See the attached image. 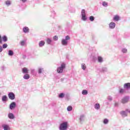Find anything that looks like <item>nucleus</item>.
I'll use <instances>...</instances> for the list:
<instances>
[{
    "instance_id": "obj_1",
    "label": "nucleus",
    "mask_w": 130,
    "mask_h": 130,
    "mask_svg": "<svg viewBox=\"0 0 130 130\" xmlns=\"http://www.w3.org/2000/svg\"><path fill=\"white\" fill-rule=\"evenodd\" d=\"M64 69H66V64L64 63H62L60 67L57 68V72L58 74H61L63 72Z\"/></svg>"
},
{
    "instance_id": "obj_2",
    "label": "nucleus",
    "mask_w": 130,
    "mask_h": 130,
    "mask_svg": "<svg viewBox=\"0 0 130 130\" xmlns=\"http://www.w3.org/2000/svg\"><path fill=\"white\" fill-rule=\"evenodd\" d=\"M60 130H67L68 129V122L65 121L60 124L59 127Z\"/></svg>"
},
{
    "instance_id": "obj_3",
    "label": "nucleus",
    "mask_w": 130,
    "mask_h": 130,
    "mask_svg": "<svg viewBox=\"0 0 130 130\" xmlns=\"http://www.w3.org/2000/svg\"><path fill=\"white\" fill-rule=\"evenodd\" d=\"M81 18L83 21H86V20H87V17H86V11H85V10L84 9H83L81 11Z\"/></svg>"
},
{
    "instance_id": "obj_4",
    "label": "nucleus",
    "mask_w": 130,
    "mask_h": 130,
    "mask_svg": "<svg viewBox=\"0 0 130 130\" xmlns=\"http://www.w3.org/2000/svg\"><path fill=\"white\" fill-rule=\"evenodd\" d=\"M8 97L10 100H14V99L16 98L15 93H14V92H9L8 93Z\"/></svg>"
},
{
    "instance_id": "obj_5",
    "label": "nucleus",
    "mask_w": 130,
    "mask_h": 130,
    "mask_svg": "<svg viewBox=\"0 0 130 130\" xmlns=\"http://www.w3.org/2000/svg\"><path fill=\"white\" fill-rule=\"evenodd\" d=\"M128 100H129V96H125L124 97L121 101L122 103L124 104V103H126L128 102Z\"/></svg>"
},
{
    "instance_id": "obj_6",
    "label": "nucleus",
    "mask_w": 130,
    "mask_h": 130,
    "mask_svg": "<svg viewBox=\"0 0 130 130\" xmlns=\"http://www.w3.org/2000/svg\"><path fill=\"white\" fill-rule=\"evenodd\" d=\"M16 107V103L15 102H12L10 105V109L11 110H13L14 108Z\"/></svg>"
},
{
    "instance_id": "obj_7",
    "label": "nucleus",
    "mask_w": 130,
    "mask_h": 130,
    "mask_svg": "<svg viewBox=\"0 0 130 130\" xmlns=\"http://www.w3.org/2000/svg\"><path fill=\"white\" fill-rule=\"evenodd\" d=\"M123 87L124 89H130V83H125Z\"/></svg>"
},
{
    "instance_id": "obj_8",
    "label": "nucleus",
    "mask_w": 130,
    "mask_h": 130,
    "mask_svg": "<svg viewBox=\"0 0 130 130\" xmlns=\"http://www.w3.org/2000/svg\"><path fill=\"white\" fill-rule=\"evenodd\" d=\"M120 113L123 117H125V116H127V113H126V112L124 111H121Z\"/></svg>"
},
{
    "instance_id": "obj_9",
    "label": "nucleus",
    "mask_w": 130,
    "mask_h": 130,
    "mask_svg": "<svg viewBox=\"0 0 130 130\" xmlns=\"http://www.w3.org/2000/svg\"><path fill=\"white\" fill-rule=\"evenodd\" d=\"M8 117L10 119H14V118H15V116L14 115V114L9 113L8 114Z\"/></svg>"
},
{
    "instance_id": "obj_10",
    "label": "nucleus",
    "mask_w": 130,
    "mask_h": 130,
    "mask_svg": "<svg viewBox=\"0 0 130 130\" xmlns=\"http://www.w3.org/2000/svg\"><path fill=\"white\" fill-rule=\"evenodd\" d=\"M109 27L111 29H113L114 28H115V23L114 22H111L109 24Z\"/></svg>"
},
{
    "instance_id": "obj_11",
    "label": "nucleus",
    "mask_w": 130,
    "mask_h": 130,
    "mask_svg": "<svg viewBox=\"0 0 130 130\" xmlns=\"http://www.w3.org/2000/svg\"><path fill=\"white\" fill-rule=\"evenodd\" d=\"M61 44L64 46H66V45H68V41H66L64 39H62L61 41Z\"/></svg>"
},
{
    "instance_id": "obj_12",
    "label": "nucleus",
    "mask_w": 130,
    "mask_h": 130,
    "mask_svg": "<svg viewBox=\"0 0 130 130\" xmlns=\"http://www.w3.org/2000/svg\"><path fill=\"white\" fill-rule=\"evenodd\" d=\"M23 31L24 33H28L29 32V28L28 27L25 26L23 28Z\"/></svg>"
},
{
    "instance_id": "obj_13",
    "label": "nucleus",
    "mask_w": 130,
    "mask_h": 130,
    "mask_svg": "<svg viewBox=\"0 0 130 130\" xmlns=\"http://www.w3.org/2000/svg\"><path fill=\"white\" fill-rule=\"evenodd\" d=\"M94 108L96 110H99V109H100V104L99 103H96L94 105Z\"/></svg>"
},
{
    "instance_id": "obj_14",
    "label": "nucleus",
    "mask_w": 130,
    "mask_h": 130,
    "mask_svg": "<svg viewBox=\"0 0 130 130\" xmlns=\"http://www.w3.org/2000/svg\"><path fill=\"white\" fill-rule=\"evenodd\" d=\"M2 101L3 102H6V101H8V96H7V95H3L2 96Z\"/></svg>"
},
{
    "instance_id": "obj_15",
    "label": "nucleus",
    "mask_w": 130,
    "mask_h": 130,
    "mask_svg": "<svg viewBox=\"0 0 130 130\" xmlns=\"http://www.w3.org/2000/svg\"><path fill=\"white\" fill-rule=\"evenodd\" d=\"M80 122H82L85 120V115H80V117L79 118Z\"/></svg>"
},
{
    "instance_id": "obj_16",
    "label": "nucleus",
    "mask_w": 130,
    "mask_h": 130,
    "mask_svg": "<svg viewBox=\"0 0 130 130\" xmlns=\"http://www.w3.org/2000/svg\"><path fill=\"white\" fill-rule=\"evenodd\" d=\"M45 44V42L43 41H41L39 43V45L40 47H42V46H44V45Z\"/></svg>"
},
{
    "instance_id": "obj_17",
    "label": "nucleus",
    "mask_w": 130,
    "mask_h": 130,
    "mask_svg": "<svg viewBox=\"0 0 130 130\" xmlns=\"http://www.w3.org/2000/svg\"><path fill=\"white\" fill-rule=\"evenodd\" d=\"M23 78L24 79V80H29V79H30V76L28 74H27L26 73L23 76Z\"/></svg>"
},
{
    "instance_id": "obj_18",
    "label": "nucleus",
    "mask_w": 130,
    "mask_h": 130,
    "mask_svg": "<svg viewBox=\"0 0 130 130\" xmlns=\"http://www.w3.org/2000/svg\"><path fill=\"white\" fill-rule=\"evenodd\" d=\"M8 55L10 56H13L14 55V52L12 50H10L8 51Z\"/></svg>"
},
{
    "instance_id": "obj_19",
    "label": "nucleus",
    "mask_w": 130,
    "mask_h": 130,
    "mask_svg": "<svg viewBox=\"0 0 130 130\" xmlns=\"http://www.w3.org/2000/svg\"><path fill=\"white\" fill-rule=\"evenodd\" d=\"M22 73L23 74H28V69L26 68H23Z\"/></svg>"
},
{
    "instance_id": "obj_20",
    "label": "nucleus",
    "mask_w": 130,
    "mask_h": 130,
    "mask_svg": "<svg viewBox=\"0 0 130 130\" xmlns=\"http://www.w3.org/2000/svg\"><path fill=\"white\" fill-rule=\"evenodd\" d=\"M114 21H118L119 20V16L118 15H115L113 18Z\"/></svg>"
},
{
    "instance_id": "obj_21",
    "label": "nucleus",
    "mask_w": 130,
    "mask_h": 130,
    "mask_svg": "<svg viewBox=\"0 0 130 130\" xmlns=\"http://www.w3.org/2000/svg\"><path fill=\"white\" fill-rule=\"evenodd\" d=\"M3 128L4 130H10V128H9V125H4L3 126Z\"/></svg>"
},
{
    "instance_id": "obj_22",
    "label": "nucleus",
    "mask_w": 130,
    "mask_h": 130,
    "mask_svg": "<svg viewBox=\"0 0 130 130\" xmlns=\"http://www.w3.org/2000/svg\"><path fill=\"white\" fill-rule=\"evenodd\" d=\"M102 5L103 6V7H108V3L106 2H104L102 3Z\"/></svg>"
},
{
    "instance_id": "obj_23",
    "label": "nucleus",
    "mask_w": 130,
    "mask_h": 130,
    "mask_svg": "<svg viewBox=\"0 0 130 130\" xmlns=\"http://www.w3.org/2000/svg\"><path fill=\"white\" fill-rule=\"evenodd\" d=\"M3 40L4 42H7V41H8V38L7 37V36H3Z\"/></svg>"
},
{
    "instance_id": "obj_24",
    "label": "nucleus",
    "mask_w": 130,
    "mask_h": 130,
    "mask_svg": "<svg viewBox=\"0 0 130 130\" xmlns=\"http://www.w3.org/2000/svg\"><path fill=\"white\" fill-rule=\"evenodd\" d=\"M83 95H87L88 94V91L87 90H83L82 92Z\"/></svg>"
},
{
    "instance_id": "obj_25",
    "label": "nucleus",
    "mask_w": 130,
    "mask_h": 130,
    "mask_svg": "<svg viewBox=\"0 0 130 130\" xmlns=\"http://www.w3.org/2000/svg\"><path fill=\"white\" fill-rule=\"evenodd\" d=\"M98 60L99 62H102V61H103V59L100 56L98 57Z\"/></svg>"
},
{
    "instance_id": "obj_26",
    "label": "nucleus",
    "mask_w": 130,
    "mask_h": 130,
    "mask_svg": "<svg viewBox=\"0 0 130 130\" xmlns=\"http://www.w3.org/2000/svg\"><path fill=\"white\" fill-rule=\"evenodd\" d=\"M64 93H60L58 97L59 98H63V97H64Z\"/></svg>"
},
{
    "instance_id": "obj_27",
    "label": "nucleus",
    "mask_w": 130,
    "mask_h": 130,
    "mask_svg": "<svg viewBox=\"0 0 130 130\" xmlns=\"http://www.w3.org/2000/svg\"><path fill=\"white\" fill-rule=\"evenodd\" d=\"M89 20L91 22H93V21H94V20H95V18L94 17V16H91L89 17Z\"/></svg>"
},
{
    "instance_id": "obj_28",
    "label": "nucleus",
    "mask_w": 130,
    "mask_h": 130,
    "mask_svg": "<svg viewBox=\"0 0 130 130\" xmlns=\"http://www.w3.org/2000/svg\"><path fill=\"white\" fill-rule=\"evenodd\" d=\"M81 68L82 70H86V64H85L84 63H82L81 64Z\"/></svg>"
},
{
    "instance_id": "obj_29",
    "label": "nucleus",
    "mask_w": 130,
    "mask_h": 130,
    "mask_svg": "<svg viewBox=\"0 0 130 130\" xmlns=\"http://www.w3.org/2000/svg\"><path fill=\"white\" fill-rule=\"evenodd\" d=\"M67 110L68 111H72V110H73V107H72V106L68 107Z\"/></svg>"
},
{
    "instance_id": "obj_30",
    "label": "nucleus",
    "mask_w": 130,
    "mask_h": 130,
    "mask_svg": "<svg viewBox=\"0 0 130 130\" xmlns=\"http://www.w3.org/2000/svg\"><path fill=\"white\" fill-rule=\"evenodd\" d=\"M51 39L48 38L47 39V43H48V44H50V43H51Z\"/></svg>"
},
{
    "instance_id": "obj_31",
    "label": "nucleus",
    "mask_w": 130,
    "mask_h": 130,
    "mask_svg": "<svg viewBox=\"0 0 130 130\" xmlns=\"http://www.w3.org/2000/svg\"><path fill=\"white\" fill-rule=\"evenodd\" d=\"M108 121H109V120H108L107 119H105L104 120L103 122H104V123L105 124H107V123H108Z\"/></svg>"
},
{
    "instance_id": "obj_32",
    "label": "nucleus",
    "mask_w": 130,
    "mask_h": 130,
    "mask_svg": "<svg viewBox=\"0 0 130 130\" xmlns=\"http://www.w3.org/2000/svg\"><path fill=\"white\" fill-rule=\"evenodd\" d=\"M53 40H54L55 41H57V40H58V37H57V36H54Z\"/></svg>"
},
{
    "instance_id": "obj_33",
    "label": "nucleus",
    "mask_w": 130,
    "mask_h": 130,
    "mask_svg": "<svg viewBox=\"0 0 130 130\" xmlns=\"http://www.w3.org/2000/svg\"><path fill=\"white\" fill-rule=\"evenodd\" d=\"M124 92H125L124 89H120L119 93L120 94H123V93H124Z\"/></svg>"
},
{
    "instance_id": "obj_34",
    "label": "nucleus",
    "mask_w": 130,
    "mask_h": 130,
    "mask_svg": "<svg viewBox=\"0 0 130 130\" xmlns=\"http://www.w3.org/2000/svg\"><path fill=\"white\" fill-rule=\"evenodd\" d=\"M43 71V69L42 68H39V74H41V73H42V72Z\"/></svg>"
},
{
    "instance_id": "obj_35",
    "label": "nucleus",
    "mask_w": 130,
    "mask_h": 130,
    "mask_svg": "<svg viewBox=\"0 0 130 130\" xmlns=\"http://www.w3.org/2000/svg\"><path fill=\"white\" fill-rule=\"evenodd\" d=\"M107 99L109 101H112V96H108Z\"/></svg>"
},
{
    "instance_id": "obj_36",
    "label": "nucleus",
    "mask_w": 130,
    "mask_h": 130,
    "mask_svg": "<svg viewBox=\"0 0 130 130\" xmlns=\"http://www.w3.org/2000/svg\"><path fill=\"white\" fill-rule=\"evenodd\" d=\"M7 47H8V44H4L3 45V47L2 48H7Z\"/></svg>"
},
{
    "instance_id": "obj_37",
    "label": "nucleus",
    "mask_w": 130,
    "mask_h": 130,
    "mask_svg": "<svg viewBox=\"0 0 130 130\" xmlns=\"http://www.w3.org/2000/svg\"><path fill=\"white\" fill-rule=\"evenodd\" d=\"M127 50L126 49H122V52H123V53H125L127 52Z\"/></svg>"
},
{
    "instance_id": "obj_38",
    "label": "nucleus",
    "mask_w": 130,
    "mask_h": 130,
    "mask_svg": "<svg viewBox=\"0 0 130 130\" xmlns=\"http://www.w3.org/2000/svg\"><path fill=\"white\" fill-rule=\"evenodd\" d=\"M6 4L7 6H10V5H11V1H6Z\"/></svg>"
},
{
    "instance_id": "obj_39",
    "label": "nucleus",
    "mask_w": 130,
    "mask_h": 130,
    "mask_svg": "<svg viewBox=\"0 0 130 130\" xmlns=\"http://www.w3.org/2000/svg\"><path fill=\"white\" fill-rule=\"evenodd\" d=\"M25 41H22L21 42L20 44L21 45H22V46H23V45H25Z\"/></svg>"
},
{
    "instance_id": "obj_40",
    "label": "nucleus",
    "mask_w": 130,
    "mask_h": 130,
    "mask_svg": "<svg viewBox=\"0 0 130 130\" xmlns=\"http://www.w3.org/2000/svg\"><path fill=\"white\" fill-rule=\"evenodd\" d=\"M64 40L68 41V40H70V36H67L66 37Z\"/></svg>"
},
{
    "instance_id": "obj_41",
    "label": "nucleus",
    "mask_w": 130,
    "mask_h": 130,
    "mask_svg": "<svg viewBox=\"0 0 130 130\" xmlns=\"http://www.w3.org/2000/svg\"><path fill=\"white\" fill-rule=\"evenodd\" d=\"M102 72H107V68H103L102 69Z\"/></svg>"
},
{
    "instance_id": "obj_42",
    "label": "nucleus",
    "mask_w": 130,
    "mask_h": 130,
    "mask_svg": "<svg viewBox=\"0 0 130 130\" xmlns=\"http://www.w3.org/2000/svg\"><path fill=\"white\" fill-rule=\"evenodd\" d=\"M3 47L2 46H0V52H2L3 51Z\"/></svg>"
},
{
    "instance_id": "obj_43",
    "label": "nucleus",
    "mask_w": 130,
    "mask_h": 130,
    "mask_svg": "<svg viewBox=\"0 0 130 130\" xmlns=\"http://www.w3.org/2000/svg\"><path fill=\"white\" fill-rule=\"evenodd\" d=\"M115 106L116 107H117V106H118V103H115Z\"/></svg>"
},
{
    "instance_id": "obj_44",
    "label": "nucleus",
    "mask_w": 130,
    "mask_h": 130,
    "mask_svg": "<svg viewBox=\"0 0 130 130\" xmlns=\"http://www.w3.org/2000/svg\"><path fill=\"white\" fill-rule=\"evenodd\" d=\"M2 43V37L0 35V44Z\"/></svg>"
},
{
    "instance_id": "obj_45",
    "label": "nucleus",
    "mask_w": 130,
    "mask_h": 130,
    "mask_svg": "<svg viewBox=\"0 0 130 130\" xmlns=\"http://www.w3.org/2000/svg\"><path fill=\"white\" fill-rule=\"evenodd\" d=\"M22 3H26L27 2V0H21Z\"/></svg>"
},
{
    "instance_id": "obj_46",
    "label": "nucleus",
    "mask_w": 130,
    "mask_h": 130,
    "mask_svg": "<svg viewBox=\"0 0 130 130\" xmlns=\"http://www.w3.org/2000/svg\"><path fill=\"white\" fill-rule=\"evenodd\" d=\"M126 111H127V112H129V113H130V110L127 109V110H126Z\"/></svg>"
},
{
    "instance_id": "obj_47",
    "label": "nucleus",
    "mask_w": 130,
    "mask_h": 130,
    "mask_svg": "<svg viewBox=\"0 0 130 130\" xmlns=\"http://www.w3.org/2000/svg\"><path fill=\"white\" fill-rule=\"evenodd\" d=\"M53 15H55V12L54 11L53 12Z\"/></svg>"
},
{
    "instance_id": "obj_48",
    "label": "nucleus",
    "mask_w": 130,
    "mask_h": 130,
    "mask_svg": "<svg viewBox=\"0 0 130 130\" xmlns=\"http://www.w3.org/2000/svg\"><path fill=\"white\" fill-rule=\"evenodd\" d=\"M2 70H4V69H5V67H2Z\"/></svg>"
},
{
    "instance_id": "obj_49",
    "label": "nucleus",
    "mask_w": 130,
    "mask_h": 130,
    "mask_svg": "<svg viewBox=\"0 0 130 130\" xmlns=\"http://www.w3.org/2000/svg\"><path fill=\"white\" fill-rule=\"evenodd\" d=\"M25 57H26V56H24L23 57V58H25Z\"/></svg>"
}]
</instances>
